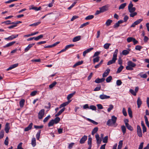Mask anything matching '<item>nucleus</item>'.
<instances>
[{"instance_id":"f257e3e1","label":"nucleus","mask_w":149,"mask_h":149,"mask_svg":"<svg viewBox=\"0 0 149 149\" xmlns=\"http://www.w3.org/2000/svg\"><path fill=\"white\" fill-rule=\"evenodd\" d=\"M117 120V118L114 116H112L111 119H109L107 122V125L109 126H113L114 127H116L117 124H116Z\"/></svg>"},{"instance_id":"f03ea898","label":"nucleus","mask_w":149,"mask_h":149,"mask_svg":"<svg viewBox=\"0 0 149 149\" xmlns=\"http://www.w3.org/2000/svg\"><path fill=\"white\" fill-rule=\"evenodd\" d=\"M118 52V50L116 49L115 50L113 55V57L112 60L109 61L107 63V65H109L111 64L114 63H115L117 59V55Z\"/></svg>"},{"instance_id":"7ed1b4c3","label":"nucleus","mask_w":149,"mask_h":149,"mask_svg":"<svg viewBox=\"0 0 149 149\" xmlns=\"http://www.w3.org/2000/svg\"><path fill=\"white\" fill-rule=\"evenodd\" d=\"M136 66V64L131 61H129L127 62V65L126 67V69L127 70H133V68Z\"/></svg>"},{"instance_id":"20e7f679","label":"nucleus","mask_w":149,"mask_h":149,"mask_svg":"<svg viewBox=\"0 0 149 149\" xmlns=\"http://www.w3.org/2000/svg\"><path fill=\"white\" fill-rule=\"evenodd\" d=\"M45 113V110L42 109L40 110L38 114V118L39 119L42 118Z\"/></svg>"},{"instance_id":"39448f33","label":"nucleus","mask_w":149,"mask_h":149,"mask_svg":"<svg viewBox=\"0 0 149 149\" xmlns=\"http://www.w3.org/2000/svg\"><path fill=\"white\" fill-rule=\"evenodd\" d=\"M18 35H12L8 38H5L4 39L7 41L11 40L13 39L17 38L18 36Z\"/></svg>"},{"instance_id":"423d86ee","label":"nucleus","mask_w":149,"mask_h":149,"mask_svg":"<svg viewBox=\"0 0 149 149\" xmlns=\"http://www.w3.org/2000/svg\"><path fill=\"white\" fill-rule=\"evenodd\" d=\"M137 129L138 135L139 137H141L142 136V130L140 126L139 125L137 126Z\"/></svg>"},{"instance_id":"0eeeda50","label":"nucleus","mask_w":149,"mask_h":149,"mask_svg":"<svg viewBox=\"0 0 149 149\" xmlns=\"http://www.w3.org/2000/svg\"><path fill=\"white\" fill-rule=\"evenodd\" d=\"M99 97L101 100H104L109 98L110 96L102 93L100 95Z\"/></svg>"},{"instance_id":"6e6552de","label":"nucleus","mask_w":149,"mask_h":149,"mask_svg":"<svg viewBox=\"0 0 149 149\" xmlns=\"http://www.w3.org/2000/svg\"><path fill=\"white\" fill-rule=\"evenodd\" d=\"M95 138L97 141V144H100L101 143L102 140L100 138L99 135L98 134H97L95 135Z\"/></svg>"},{"instance_id":"1a4fd4ad","label":"nucleus","mask_w":149,"mask_h":149,"mask_svg":"<svg viewBox=\"0 0 149 149\" xmlns=\"http://www.w3.org/2000/svg\"><path fill=\"white\" fill-rule=\"evenodd\" d=\"M110 71V69L108 68L102 74L103 77H107Z\"/></svg>"},{"instance_id":"9d476101","label":"nucleus","mask_w":149,"mask_h":149,"mask_svg":"<svg viewBox=\"0 0 149 149\" xmlns=\"http://www.w3.org/2000/svg\"><path fill=\"white\" fill-rule=\"evenodd\" d=\"M9 123H6L5 127V130L6 133H8L10 129V127L9 126Z\"/></svg>"},{"instance_id":"9b49d317","label":"nucleus","mask_w":149,"mask_h":149,"mask_svg":"<svg viewBox=\"0 0 149 149\" xmlns=\"http://www.w3.org/2000/svg\"><path fill=\"white\" fill-rule=\"evenodd\" d=\"M137 107L138 108H139L142 104V102L141 100V99L139 97H138V98L137 100Z\"/></svg>"},{"instance_id":"f8f14e48","label":"nucleus","mask_w":149,"mask_h":149,"mask_svg":"<svg viewBox=\"0 0 149 149\" xmlns=\"http://www.w3.org/2000/svg\"><path fill=\"white\" fill-rule=\"evenodd\" d=\"M87 136L84 135L80 140V143L81 144H83L84 143L85 141L87 139Z\"/></svg>"},{"instance_id":"ddd939ff","label":"nucleus","mask_w":149,"mask_h":149,"mask_svg":"<svg viewBox=\"0 0 149 149\" xmlns=\"http://www.w3.org/2000/svg\"><path fill=\"white\" fill-rule=\"evenodd\" d=\"M33 125V124L32 123H31L27 127L25 128L24 131L27 132L31 130L32 128Z\"/></svg>"},{"instance_id":"4468645a","label":"nucleus","mask_w":149,"mask_h":149,"mask_svg":"<svg viewBox=\"0 0 149 149\" xmlns=\"http://www.w3.org/2000/svg\"><path fill=\"white\" fill-rule=\"evenodd\" d=\"M71 101V100H70L68 102H64L63 104H61L60 105L59 108L61 109L63 107H64L68 105Z\"/></svg>"},{"instance_id":"2eb2a0df","label":"nucleus","mask_w":149,"mask_h":149,"mask_svg":"<svg viewBox=\"0 0 149 149\" xmlns=\"http://www.w3.org/2000/svg\"><path fill=\"white\" fill-rule=\"evenodd\" d=\"M35 43H32L29 44V45L28 46L26 47L24 49V51L25 52H27L29 50L33 45H35Z\"/></svg>"},{"instance_id":"dca6fc26","label":"nucleus","mask_w":149,"mask_h":149,"mask_svg":"<svg viewBox=\"0 0 149 149\" xmlns=\"http://www.w3.org/2000/svg\"><path fill=\"white\" fill-rule=\"evenodd\" d=\"M18 65V63H16L11 65L7 69V71H8L14 68L17 67Z\"/></svg>"},{"instance_id":"f3484780","label":"nucleus","mask_w":149,"mask_h":149,"mask_svg":"<svg viewBox=\"0 0 149 149\" xmlns=\"http://www.w3.org/2000/svg\"><path fill=\"white\" fill-rule=\"evenodd\" d=\"M81 39V36H77L74 38L72 39V41L74 42H76L79 40Z\"/></svg>"},{"instance_id":"a211bd4d","label":"nucleus","mask_w":149,"mask_h":149,"mask_svg":"<svg viewBox=\"0 0 149 149\" xmlns=\"http://www.w3.org/2000/svg\"><path fill=\"white\" fill-rule=\"evenodd\" d=\"M105 80V79L104 78H102L101 79L97 78L96 79L95 82L97 83H99L102 82H103Z\"/></svg>"},{"instance_id":"6ab92c4d","label":"nucleus","mask_w":149,"mask_h":149,"mask_svg":"<svg viewBox=\"0 0 149 149\" xmlns=\"http://www.w3.org/2000/svg\"><path fill=\"white\" fill-rule=\"evenodd\" d=\"M102 13L104 12L107 10V8L106 6H103L99 8Z\"/></svg>"},{"instance_id":"aec40b11","label":"nucleus","mask_w":149,"mask_h":149,"mask_svg":"<svg viewBox=\"0 0 149 149\" xmlns=\"http://www.w3.org/2000/svg\"><path fill=\"white\" fill-rule=\"evenodd\" d=\"M15 43V41H13L12 42H9L8 44H7L6 45L4 46L3 47L4 48H6V47H10L13 45H14Z\"/></svg>"},{"instance_id":"412c9836","label":"nucleus","mask_w":149,"mask_h":149,"mask_svg":"<svg viewBox=\"0 0 149 149\" xmlns=\"http://www.w3.org/2000/svg\"><path fill=\"white\" fill-rule=\"evenodd\" d=\"M32 8H29V10H34L36 11H38L40 10L41 8V7L40 6L38 8H37V7H34L33 5L32 6H31Z\"/></svg>"},{"instance_id":"4be33fe9","label":"nucleus","mask_w":149,"mask_h":149,"mask_svg":"<svg viewBox=\"0 0 149 149\" xmlns=\"http://www.w3.org/2000/svg\"><path fill=\"white\" fill-rule=\"evenodd\" d=\"M75 93L76 92L74 91L73 93L69 94L67 97V99L68 100H69L75 94Z\"/></svg>"},{"instance_id":"5701e85b","label":"nucleus","mask_w":149,"mask_h":149,"mask_svg":"<svg viewBox=\"0 0 149 149\" xmlns=\"http://www.w3.org/2000/svg\"><path fill=\"white\" fill-rule=\"evenodd\" d=\"M126 3H124L121 4L118 8L119 10L123 9L126 6Z\"/></svg>"},{"instance_id":"b1692460","label":"nucleus","mask_w":149,"mask_h":149,"mask_svg":"<svg viewBox=\"0 0 149 149\" xmlns=\"http://www.w3.org/2000/svg\"><path fill=\"white\" fill-rule=\"evenodd\" d=\"M83 61H79L76 63L73 66V68H75L76 66L81 65L83 63Z\"/></svg>"},{"instance_id":"393cba45","label":"nucleus","mask_w":149,"mask_h":149,"mask_svg":"<svg viewBox=\"0 0 149 149\" xmlns=\"http://www.w3.org/2000/svg\"><path fill=\"white\" fill-rule=\"evenodd\" d=\"M138 75L141 77L143 78H146L147 77V75L146 73L142 74V73H140Z\"/></svg>"},{"instance_id":"a878e982","label":"nucleus","mask_w":149,"mask_h":149,"mask_svg":"<svg viewBox=\"0 0 149 149\" xmlns=\"http://www.w3.org/2000/svg\"><path fill=\"white\" fill-rule=\"evenodd\" d=\"M112 22V20L110 19H108L106 22L105 24L107 26H110Z\"/></svg>"},{"instance_id":"bb28decb","label":"nucleus","mask_w":149,"mask_h":149,"mask_svg":"<svg viewBox=\"0 0 149 149\" xmlns=\"http://www.w3.org/2000/svg\"><path fill=\"white\" fill-rule=\"evenodd\" d=\"M31 144L33 147H35L36 145V140L35 138H33L32 139Z\"/></svg>"},{"instance_id":"cd10ccee","label":"nucleus","mask_w":149,"mask_h":149,"mask_svg":"<svg viewBox=\"0 0 149 149\" xmlns=\"http://www.w3.org/2000/svg\"><path fill=\"white\" fill-rule=\"evenodd\" d=\"M57 83L56 81H54L52 84L49 86V88L50 89H52L57 84Z\"/></svg>"},{"instance_id":"c85d7f7f","label":"nucleus","mask_w":149,"mask_h":149,"mask_svg":"<svg viewBox=\"0 0 149 149\" xmlns=\"http://www.w3.org/2000/svg\"><path fill=\"white\" fill-rule=\"evenodd\" d=\"M43 35L42 34L36 37H34V40L36 41H38L39 39L43 38Z\"/></svg>"},{"instance_id":"c756f323","label":"nucleus","mask_w":149,"mask_h":149,"mask_svg":"<svg viewBox=\"0 0 149 149\" xmlns=\"http://www.w3.org/2000/svg\"><path fill=\"white\" fill-rule=\"evenodd\" d=\"M94 17L93 15H89L85 18V19L86 20H89L93 19Z\"/></svg>"},{"instance_id":"7c9ffc66","label":"nucleus","mask_w":149,"mask_h":149,"mask_svg":"<svg viewBox=\"0 0 149 149\" xmlns=\"http://www.w3.org/2000/svg\"><path fill=\"white\" fill-rule=\"evenodd\" d=\"M55 124H57L58 123L60 120V118L58 117H56L54 119H53Z\"/></svg>"},{"instance_id":"2f4dec72","label":"nucleus","mask_w":149,"mask_h":149,"mask_svg":"<svg viewBox=\"0 0 149 149\" xmlns=\"http://www.w3.org/2000/svg\"><path fill=\"white\" fill-rule=\"evenodd\" d=\"M128 113L129 115V116L132 118V111L131 110V109L130 108H128Z\"/></svg>"},{"instance_id":"473e14b6","label":"nucleus","mask_w":149,"mask_h":149,"mask_svg":"<svg viewBox=\"0 0 149 149\" xmlns=\"http://www.w3.org/2000/svg\"><path fill=\"white\" fill-rule=\"evenodd\" d=\"M25 102V100L24 99L21 100L19 102V106L20 107L22 108V107L24 105V103Z\"/></svg>"},{"instance_id":"72a5a7b5","label":"nucleus","mask_w":149,"mask_h":149,"mask_svg":"<svg viewBox=\"0 0 149 149\" xmlns=\"http://www.w3.org/2000/svg\"><path fill=\"white\" fill-rule=\"evenodd\" d=\"M121 128L123 134L124 135L126 132V128L124 125H123L121 126Z\"/></svg>"},{"instance_id":"f704fd0d","label":"nucleus","mask_w":149,"mask_h":149,"mask_svg":"<svg viewBox=\"0 0 149 149\" xmlns=\"http://www.w3.org/2000/svg\"><path fill=\"white\" fill-rule=\"evenodd\" d=\"M123 141L120 140L119 141L117 149H121L123 146Z\"/></svg>"},{"instance_id":"c9c22d12","label":"nucleus","mask_w":149,"mask_h":149,"mask_svg":"<svg viewBox=\"0 0 149 149\" xmlns=\"http://www.w3.org/2000/svg\"><path fill=\"white\" fill-rule=\"evenodd\" d=\"M123 66H122V65H121L120 67H119L118 68V70L116 72L117 73H119L122 70L123 68Z\"/></svg>"},{"instance_id":"e433bc0d","label":"nucleus","mask_w":149,"mask_h":149,"mask_svg":"<svg viewBox=\"0 0 149 149\" xmlns=\"http://www.w3.org/2000/svg\"><path fill=\"white\" fill-rule=\"evenodd\" d=\"M98 130V128L97 127H95L92 132V134L93 135Z\"/></svg>"},{"instance_id":"4c0bfd02","label":"nucleus","mask_w":149,"mask_h":149,"mask_svg":"<svg viewBox=\"0 0 149 149\" xmlns=\"http://www.w3.org/2000/svg\"><path fill=\"white\" fill-rule=\"evenodd\" d=\"M54 124H55V123L54 121V120L52 119L49 122L48 124V126L49 127L52 126Z\"/></svg>"},{"instance_id":"58836bf2","label":"nucleus","mask_w":149,"mask_h":149,"mask_svg":"<svg viewBox=\"0 0 149 149\" xmlns=\"http://www.w3.org/2000/svg\"><path fill=\"white\" fill-rule=\"evenodd\" d=\"M144 118L145 119L146 123L148 127L149 128V123L148 120V119L146 116H145Z\"/></svg>"},{"instance_id":"ea45409f","label":"nucleus","mask_w":149,"mask_h":149,"mask_svg":"<svg viewBox=\"0 0 149 149\" xmlns=\"http://www.w3.org/2000/svg\"><path fill=\"white\" fill-rule=\"evenodd\" d=\"M90 23L89 22H87L86 23H84L80 26L79 28H82L84 27V26H86V25L89 24Z\"/></svg>"},{"instance_id":"a19ab883","label":"nucleus","mask_w":149,"mask_h":149,"mask_svg":"<svg viewBox=\"0 0 149 149\" xmlns=\"http://www.w3.org/2000/svg\"><path fill=\"white\" fill-rule=\"evenodd\" d=\"M87 120L88 121L93 123V124L97 125L98 124V123L97 122L90 118H87Z\"/></svg>"},{"instance_id":"79ce46f5","label":"nucleus","mask_w":149,"mask_h":149,"mask_svg":"<svg viewBox=\"0 0 149 149\" xmlns=\"http://www.w3.org/2000/svg\"><path fill=\"white\" fill-rule=\"evenodd\" d=\"M112 79V77L111 76H110L107 78L106 81L107 82L109 83L111 81Z\"/></svg>"},{"instance_id":"37998d69","label":"nucleus","mask_w":149,"mask_h":149,"mask_svg":"<svg viewBox=\"0 0 149 149\" xmlns=\"http://www.w3.org/2000/svg\"><path fill=\"white\" fill-rule=\"evenodd\" d=\"M41 22L40 21H39L37 22L36 23H34L33 24H31L29 25V26H38V24H40Z\"/></svg>"},{"instance_id":"c03bdc74","label":"nucleus","mask_w":149,"mask_h":149,"mask_svg":"<svg viewBox=\"0 0 149 149\" xmlns=\"http://www.w3.org/2000/svg\"><path fill=\"white\" fill-rule=\"evenodd\" d=\"M129 12L130 13H132L134 12L136 10V8L134 7H133L129 9H128Z\"/></svg>"},{"instance_id":"a18cd8bd","label":"nucleus","mask_w":149,"mask_h":149,"mask_svg":"<svg viewBox=\"0 0 149 149\" xmlns=\"http://www.w3.org/2000/svg\"><path fill=\"white\" fill-rule=\"evenodd\" d=\"M100 57L97 56L96 57L93 59V62L94 63L98 62L99 61Z\"/></svg>"},{"instance_id":"49530a36","label":"nucleus","mask_w":149,"mask_h":149,"mask_svg":"<svg viewBox=\"0 0 149 149\" xmlns=\"http://www.w3.org/2000/svg\"><path fill=\"white\" fill-rule=\"evenodd\" d=\"M127 129L130 131H132L133 130V127L129 124L126 125Z\"/></svg>"},{"instance_id":"de8ad7c7","label":"nucleus","mask_w":149,"mask_h":149,"mask_svg":"<svg viewBox=\"0 0 149 149\" xmlns=\"http://www.w3.org/2000/svg\"><path fill=\"white\" fill-rule=\"evenodd\" d=\"M41 131V130H39L36 134V138L37 140H39V139Z\"/></svg>"},{"instance_id":"09e8293b","label":"nucleus","mask_w":149,"mask_h":149,"mask_svg":"<svg viewBox=\"0 0 149 149\" xmlns=\"http://www.w3.org/2000/svg\"><path fill=\"white\" fill-rule=\"evenodd\" d=\"M111 44L110 43H106L104 45V48L106 49H109V46Z\"/></svg>"},{"instance_id":"8fccbe9b","label":"nucleus","mask_w":149,"mask_h":149,"mask_svg":"<svg viewBox=\"0 0 149 149\" xmlns=\"http://www.w3.org/2000/svg\"><path fill=\"white\" fill-rule=\"evenodd\" d=\"M108 137L106 136L103 138V142L104 143H107L108 142Z\"/></svg>"},{"instance_id":"3c124183","label":"nucleus","mask_w":149,"mask_h":149,"mask_svg":"<svg viewBox=\"0 0 149 149\" xmlns=\"http://www.w3.org/2000/svg\"><path fill=\"white\" fill-rule=\"evenodd\" d=\"M134 38L132 37L128 38L127 39V40L128 42H130L132 41H133V40Z\"/></svg>"},{"instance_id":"603ef678","label":"nucleus","mask_w":149,"mask_h":149,"mask_svg":"<svg viewBox=\"0 0 149 149\" xmlns=\"http://www.w3.org/2000/svg\"><path fill=\"white\" fill-rule=\"evenodd\" d=\"M4 135V131L3 130H1L0 132V139L3 137Z\"/></svg>"},{"instance_id":"864d4df0","label":"nucleus","mask_w":149,"mask_h":149,"mask_svg":"<svg viewBox=\"0 0 149 149\" xmlns=\"http://www.w3.org/2000/svg\"><path fill=\"white\" fill-rule=\"evenodd\" d=\"M143 19H140L135 21V24H136V25H137L139 24L141 22L143 21Z\"/></svg>"},{"instance_id":"5fc2aeb1","label":"nucleus","mask_w":149,"mask_h":149,"mask_svg":"<svg viewBox=\"0 0 149 149\" xmlns=\"http://www.w3.org/2000/svg\"><path fill=\"white\" fill-rule=\"evenodd\" d=\"M89 108L92 110L95 111L96 110V107L94 105H92L90 106Z\"/></svg>"},{"instance_id":"6e6d98bb","label":"nucleus","mask_w":149,"mask_h":149,"mask_svg":"<svg viewBox=\"0 0 149 149\" xmlns=\"http://www.w3.org/2000/svg\"><path fill=\"white\" fill-rule=\"evenodd\" d=\"M129 53V51L127 50H124L122 51V53L123 55H127Z\"/></svg>"},{"instance_id":"4d7b16f0","label":"nucleus","mask_w":149,"mask_h":149,"mask_svg":"<svg viewBox=\"0 0 149 149\" xmlns=\"http://www.w3.org/2000/svg\"><path fill=\"white\" fill-rule=\"evenodd\" d=\"M113 108V106L112 104H110L109 105V107L107 109V111L109 112L112 110Z\"/></svg>"},{"instance_id":"13d9d810","label":"nucleus","mask_w":149,"mask_h":149,"mask_svg":"<svg viewBox=\"0 0 149 149\" xmlns=\"http://www.w3.org/2000/svg\"><path fill=\"white\" fill-rule=\"evenodd\" d=\"M92 140V138L91 137H90L89 136L88 140V144L90 146H91Z\"/></svg>"},{"instance_id":"bf43d9fd","label":"nucleus","mask_w":149,"mask_h":149,"mask_svg":"<svg viewBox=\"0 0 149 149\" xmlns=\"http://www.w3.org/2000/svg\"><path fill=\"white\" fill-rule=\"evenodd\" d=\"M142 47L140 45H136L135 47V49L136 50L140 51V50L142 48Z\"/></svg>"},{"instance_id":"052dcab7","label":"nucleus","mask_w":149,"mask_h":149,"mask_svg":"<svg viewBox=\"0 0 149 149\" xmlns=\"http://www.w3.org/2000/svg\"><path fill=\"white\" fill-rule=\"evenodd\" d=\"M101 88V86L100 85H98L96 87L94 90V91H99Z\"/></svg>"},{"instance_id":"680f3d73","label":"nucleus","mask_w":149,"mask_h":149,"mask_svg":"<svg viewBox=\"0 0 149 149\" xmlns=\"http://www.w3.org/2000/svg\"><path fill=\"white\" fill-rule=\"evenodd\" d=\"M50 118V116L49 115H48L45 118H44L43 120V122L44 123H45L47 122V120L49 119Z\"/></svg>"},{"instance_id":"e2e57ef3","label":"nucleus","mask_w":149,"mask_h":149,"mask_svg":"<svg viewBox=\"0 0 149 149\" xmlns=\"http://www.w3.org/2000/svg\"><path fill=\"white\" fill-rule=\"evenodd\" d=\"M100 52H97L95 53L93 57V58L95 57L96 56H98L100 54Z\"/></svg>"},{"instance_id":"0e129e2a","label":"nucleus","mask_w":149,"mask_h":149,"mask_svg":"<svg viewBox=\"0 0 149 149\" xmlns=\"http://www.w3.org/2000/svg\"><path fill=\"white\" fill-rule=\"evenodd\" d=\"M34 128H35V129H38L42 128L43 127V125H41L40 126L35 125L34 126Z\"/></svg>"},{"instance_id":"69168bd1","label":"nucleus","mask_w":149,"mask_h":149,"mask_svg":"<svg viewBox=\"0 0 149 149\" xmlns=\"http://www.w3.org/2000/svg\"><path fill=\"white\" fill-rule=\"evenodd\" d=\"M74 46V44H70L66 45L65 47V49H68L71 47H73Z\"/></svg>"},{"instance_id":"338daca9","label":"nucleus","mask_w":149,"mask_h":149,"mask_svg":"<svg viewBox=\"0 0 149 149\" xmlns=\"http://www.w3.org/2000/svg\"><path fill=\"white\" fill-rule=\"evenodd\" d=\"M130 92L134 96H136V92H135L132 89H130Z\"/></svg>"},{"instance_id":"774afa93","label":"nucleus","mask_w":149,"mask_h":149,"mask_svg":"<svg viewBox=\"0 0 149 149\" xmlns=\"http://www.w3.org/2000/svg\"><path fill=\"white\" fill-rule=\"evenodd\" d=\"M22 143L21 142L19 143L17 146V149H24L22 147Z\"/></svg>"}]
</instances>
